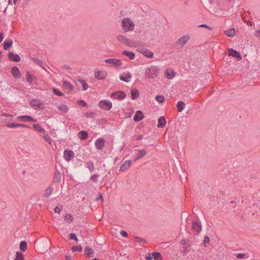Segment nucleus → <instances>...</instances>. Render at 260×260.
Wrapping results in <instances>:
<instances>
[{
  "label": "nucleus",
  "mask_w": 260,
  "mask_h": 260,
  "mask_svg": "<svg viewBox=\"0 0 260 260\" xmlns=\"http://www.w3.org/2000/svg\"><path fill=\"white\" fill-rule=\"evenodd\" d=\"M4 39V34L3 32H0V43L3 41Z\"/></svg>",
  "instance_id": "69168bd1"
},
{
  "label": "nucleus",
  "mask_w": 260,
  "mask_h": 260,
  "mask_svg": "<svg viewBox=\"0 0 260 260\" xmlns=\"http://www.w3.org/2000/svg\"><path fill=\"white\" fill-rule=\"evenodd\" d=\"M190 37L188 35H184L180 38L175 43L176 46L180 45V47H183L184 45L189 40Z\"/></svg>",
  "instance_id": "423d86ee"
},
{
  "label": "nucleus",
  "mask_w": 260,
  "mask_h": 260,
  "mask_svg": "<svg viewBox=\"0 0 260 260\" xmlns=\"http://www.w3.org/2000/svg\"><path fill=\"white\" fill-rule=\"evenodd\" d=\"M72 257L70 255H66L65 256V260H72Z\"/></svg>",
  "instance_id": "774afa93"
},
{
  "label": "nucleus",
  "mask_w": 260,
  "mask_h": 260,
  "mask_svg": "<svg viewBox=\"0 0 260 260\" xmlns=\"http://www.w3.org/2000/svg\"><path fill=\"white\" fill-rule=\"evenodd\" d=\"M144 117L142 111L141 110H138L133 117V120L135 122H139L143 119Z\"/></svg>",
  "instance_id": "f3484780"
},
{
  "label": "nucleus",
  "mask_w": 260,
  "mask_h": 260,
  "mask_svg": "<svg viewBox=\"0 0 260 260\" xmlns=\"http://www.w3.org/2000/svg\"><path fill=\"white\" fill-rule=\"evenodd\" d=\"M111 98L121 101L126 97L125 93L121 90H118L113 92L111 95Z\"/></svg>",
  "instance_id": "39448f33"
},
{
  "label": "nucleus",
  "mask_w": 260,
  "mask_h": 260,
  "mask_svg": "<svg viewBox=\"0 0 260 260\" xmlns=\"http://www.w3.org/2000/svg\"><path fill=\"white\" fill-rule=\"evenodd\" d=\"M11 72L15 79H19L21 77V74L19 68L14 66L11 68Z\"/></svg>",
  "instance_id": "2eb2a0df"
},
{
  "label": "nucleus",
  "mask_w": 260,
  "mask_h": 260,
  "mask_svg": "<svg viewBox=\"0 0 260 260\" xmlns=\"http://www.w3.org/2000/svg\"><path fill=\"white\" fill-rule=\"evenodd\" d=\"M99 176V175L97 173H95L91 176L90 178V180L93 182H96L98 181V177Z\"/></svg>",
  "instance_id": "3c124183"
},
{
  "label": "nucleus",
  "mask_w": 260,
  "mask_h": 260,
  "mask_svg": "<svg viewBox=\"0 0 260 260\" xmlns=\"http://www.w3.org/2000/svg\"><path fill=\"white\" fill-rule=\"evenodd\" d=\"M62 86L64 88L67 89L68 91L71 92L73 91L74 86L68 81H63Z\"/></svg>",
  "instance_id": "393cba45"
},
{
  "label": "nucleus",
  "mask_w": 260,
  "mask_h": 260,
  "mask_svg": "<svg viewBox=\"0 0 260 260\" xmlns=\"http://www.w3.org/2000/svg\"><path fill=\"white\" fill-rule=\"evenodd\" d=\"M122 54L128 57L131 60L134 59L136 57L135 53L127 50L122 51Z\"/></svg>",
  "instance_id": "cd10ccee"
},
{
  "label": "nucleus",
  "mask_w": 260,
  "mask_h": 260,
  "mask_svg": "<svg viewBox=\"0 0 260 260\" xmlns=\"http://www.w3.org/2000/svg\"><path fill=\"white\" fill-rule=\"evenodd\" d=\"M69 240H73L77 242L79 241V239L77 237V235L73 233L69 234Z\"/></svg>",
  "instance_id": "a18cd8bd"
},
{
  "label": "nucleus",
  "mask_w": 260,
  "mask_h": 260,
  "mask_svg": "<svg viewBox=\"0 0 260 260\" xmlns=\"http://www.w3.org/2000/svg\"><path fill=\"white\" fill-rule=\"evenodd\" d=\"M117 39L120 43H123L127 46H132V44H131L132 41L123 35H118L117 36Z\"/></svg>",
  "instance_id": "6e6552de"
},
{
  "label": "nucleus",
  "mask_w": 260,
  "mask_h": 260,
  "mask_svg": "<svg viewBox=\"0 0 260 260\" xmlns=\"http://www.w3.org/2000/svg\"><path fill=\"white\" fill-rule=\"evenodd\" d=\"M74 219V218L73 217V216L72 214L69 213V214H66V216H65L64 220L67 223H70L73 221Z\"/></svg>",
  "instance_id": "58836bf2"
},
{
  "label": "nucleus",
  "mask_w": 260,
  "mask_h": 260,
  "mask_svg": "<svg viewBox=\"0 0 260 260\" xmlns=\"http://www.w3.org/2000/svg\"><path fill=\"white\" fill-rule=\"evenodd\" d=\"M135 239L136 240L137 242H139L140 243L145 244L147 243V241L145 239L140 237L136 236L135 237Z\"/></svg>",
  "instance_id": "de8ad7c7"
},
{
  "label": "nucleus",
  "mask_w": 260,
  "mask_h": 260,
  "mask_svg": "<svg viewBox=\"0 0 260 260\" xmlns=\"http://www.w3.org/2000/svg\"><path fill=\"white\" fill-rule=\"evenodd\" d=\"M30 105L35 109H37V108L39 109H43L45 108L43 103L36 100V99H33L30 101Z\"/></svg>",
  "instance_id": "20e7f679"
},
{
  "label": "nucleus",
  "mask_w": 260,
  "mask_h": 260,
  "mask_svg": "<svg viewBox=\"0 0 260 260\" xmlns=\"http://www.w3.org/2000/svg\"><path fill=\"white\" fill-rule=\"evenodd\" d=\"M146 151L143 149L139 150V153L136 155L135 160H138L143 157H144L146 155Z\"/></svg>",
  "instance_id": "7c9ffc66"
},
{
  "label": "nucleus",
  "mask_w": 260,
  "mask_h": 260,
  "mask_svg": "<svg viewBox=\"0 0 260 260\" xmlns=\"http://www.w3.org/2000/svg\"><path fill=\"white\" fill-rule=\"evenodd\" d=\"M153 258V257H152V255L150 254V253H149L148 255H146V260H152Z\"/></svg>",
  "instance_id": "680f3d73"
},
{
  "label": "nucleus",
  "mask_w": 260,
  "mask_h": 260,
  "mask_svg": "<svg viewBox=\"0 0 260 260\" xmlns=\"http://www.w3.org/2000/svg\"><path fill=\"white\" fill-rule=\"evenodd\" d=\"M86 167L89 169L90 172H92L94 169L93 162L91 160L86 161Z\"/></svg>",
  "instance_id": "f704fd0d"
},
{
  "label": "nucleus",
  "mask_w": 260,
  "mask_h": 260,
  "mask_svg": "<svg viewBox=\"0 0 260 260\" xmlns=\"http://www.w3.org/2000/svg\"><path fill=\"white\" fill-rule=\"evenodd\" d=\"M198 27H206V28H208L209 29H212L210 26H208V25H206L205 24H200V25H199L198 26Z\"/></svg>",
  "instance_id": "bf43d9fd"
},
{
  "label": "nucleus",
  "mask_w": 260,
  "mask_h": 260,
  "mask_svg": "<svg viewBox=\"0 0 260 260\" xmlns=\"http://www.w3.org/2000/svg\"><path fill=\"white\" fill-rule=\"evenodd\" d=\"M246 255L245 253H239L237 255V257L238 258L242 259L245 257Z\"/></svg>",
  "instance_id": "4d7b16f0"
},
{
  "label": "nucleus",
  "mask_w": 260,
  "mask_h": 260,
  "mask_svg": "<svg viewBox=\"0 0 260 260\" xmlns=\"http://www.w3.org/2000/svg\"><path fill=\"white\" fill-rule=\"evenodd\" d=\"M8 57L11 61L14 62H19L21 60V57L17 54H15L12 52H9L8 54Z\"/></svg>",
  "instance_id": "f8f14e48"
},
{
  "label": "nucleus",
  "mask_w": 260,
  "mask_h": 260,
  "mask_svg": "<svg viewBox=\"0 0 260 260\" xmlns=\"http://www.w3.org/2000/svg\"><path fill=\"white\" fill-rule=\"evenodd\" d=\"M53 187L50 185L46 190L45 191V193L44 194V196L45 198H48L52 193L53 191Z\"/></svg>",
  "instance_id": "e433bc0d"
},
{
  "label": "nucleus",
  "mask_w": 260,
  "mask_h": 260,
  "mask_svg": "<svg viewBox=\"0 0 260 260\" xmlns=\"http://www.w3.org/2000/svg\"><path fill=\"white\" fill-rule=\"evenodd\" d=\"M105 144V141L104 138H100L96 140L95 146L96 149L102 150Z\"/></svg>",
  "instance_id": "ddd939ff"
},
{
  "label": "nucleus",
  "mask_w": 260,
  "mask_h": 260,
  "mask_svg": "<svg viewBox=\"0 0 260 260\" xmlns=\"http://www.w3.org/2000/svg\"><path fill=\"white\" fill-rule=\"evenodd\" d=\"M153 258L155 260H161L162 256L159 252H153L152 253Z\"/></svg>",
  "instance_id": "ea45409f"
},
{
  "label": "nucleus",
  "mask_w": 260,
  "mask_h": 260,
  "mask_svg": "<svg viewBox=\"0 0 260 260\" xmlns=\"http://www.w3.org/2000/svg\"><path fill=\"white\" fill-rule=\"evenodd\" d=\"M106 77V73L103 71H97L94 73V77L98 80H104Z\"/></svg>",
  "instance_id": "412c9836"
},
{
  "label": "nucleus",
  "mask_w": 260,
  "mask_h": 260,
  "mask_svg": "<svg viewBox=\"0 0 260 260\" xmlns=\"http://www.w3.org/2000/svg\"><path fill=\"white\" fill-rule=\"evenodd\" d=\"M139 94H140V92L138 89L135 88V89H132L131 92V98L133 100H135V99H137L139 97Z\"/></svg>",
  "instance_id": "c756f323"
},
{
  "label": "nucleus",
  "mask_w": 260,
  "mask_h": 260,
  "mask_svg": "<svg viewBox=\"0 0 260 260\" xmlns=\"http://www.w3.org/2000/svg\"><path fill=\"white\" fill-rule=\"evenodd\" d=\"M158 69L156 67L152 66L146 69L145 71L146 76L150 79H153L157 77V72Z\"/></svg>",
  "instance_id": "f03ea898"
},
{
  "label": "nucleus",
  "mask_w": 260,
  "mask_h": 260,
  "mask_svg": "<svg viewBox=\"0 0 260 260\" xmlns=\"http://www.w3.org/2000/svg\"><path fill=\"white\" fill-rule=\"evenodd\" d=\"M140 52L147 58H152L153 57V53L148 49L143 48Z\"/></svg>",
  "instance_id": "a211bd4d"
},
{
  "label": "nucleus",
  "mask_w": 260,
  "mask_h": 260,
  "mask_svg": "<svg viewBox=\"0 0 260 260\" xmlns=\"http://www.w3.org/2000/svg\"><path fill=\"white\" fill-rule=\"evenodd\" d=\"M225 35L229 37H233L236 35V30L234 27L228 29L225 32Z\"/></svg>",
  "instance_id": "2f4dec72"
},
{
  "label": "nucleus",
  "mask_w": 260,
  "mask_h": 260,
  "mask_svg": "<svg viewBox=\"0 0 260 260\" xmlns=\"http://www.w3.org/2000/svg\"><path fill=\"white\" fill-rule=\"evenodd\" d=\"M79 84L82 87V90H86L88 88V85L86 83L85 81L83 79H78L77 82V85L79 87Z\"/></svg>",
  "instance_id": "4be33fe9"
},
{
  "label": "nucleus",
  "mask_w": 260,
  "mask_h": 260,
  "mask_svg": "<svg viewBox=\"0 0 260 260\" xmlns=\"http://www.w3.org/2000/svg\"><path fill=\"white\" fill-rule=\"evenodd\" d=\"M19 248L21 251H25L27 249V243L25 241H22L20 243Z\"/></svg>",
  "instance_id": "4c0bfd02"
},
{
  "label": "nucleus",
  "mask_w": 260,
  "mask_h": 260,
  "mask_svg": "<svg viewBox=\"0 0 260 260\" xmlns=\"http://www.w3.org/2000/svg\"><path fill=\"white\" fill-rule=\"evenodd\" d=\"M52 91L53 93L57 96H61L64 95V94L62 92H61L60 91H59L58 89L56 88H53Z\"/></svg>",
  "instance_id": "c03bdc74"
},
{
  "label": "nucleus",
  "mask_w": 260,
  "mask_h": 260,
  "mask_svg": "<svg viewBox=\"0 0 260 260\" xmlns=\"http://www.w3.org/2000/svg\"><path fill=\"white\" fill-rule=\"evenodd\" d=\"M12 45V40L10 38H7L3 44V48L5 50H9Z\"/></svg>",
  "instance_id": "dca6fc26"
},
{
  "label": "nucleus",
  "mask_w": 260,
  "mask_h": 260,
  "mask_svg": "<svg viewBox=\"0 0 260 260\" xmlns=\"http://www.w3.org/2000/svg\"><path fill=\"white\" fill-rule=\"evenodd\" d=\"M17 119L19 120H20L23 122H36L37 119L34 118L31 116L29 115H21L18 116L17 117Z\"/></svg>",
  "instance_id": "9b49d317"
},
{
  "label": "nucleus",
  "mask_w": 260,
  "mask_h": 260,
  "mask_svg": "<svg viewBox=\"0 0 260 260\" xmlns=\"http://www.w3.org/2000/svg\"><path fill=\"white\" fill-rule=\"evenodd\" d=\"M132 164V160H125L121 166L120 168L119 171L123 172L127 168H128Z\"/></svg>",
  "instance_id": "5701e85b"
},
{
  "label": "nucleus",
  "mask_w": 260,
  "mask_h": 260,
  "mask_svg": "<svg viewBox=\"0 0 260 260\" xmlns=\"http://www.w3.org/2000/svg\"><path fill=\"white\" fill-rule=\"evenodd\" d=\"M26 80L28 82L31 83L34 81L37 80V78L34 75L30 74L28 71H27L26 73Z\"/></svg>",
  "instance_id": "a878e982"
},
{
  "label": "nucleus",
  "mask_w": 260,
  "mask_h": 260,
  "mask_svg": "<svg viewBox=\"0 0 260 260\" xmlns=\"http://www.w3.org/2000/svg\"><path fill=\"white\" fill-rule=\"evenodd\" d=\"M98 106L102 109L108 111L111 109L112 103L110 101L103 100L99 102Z\"/></svg>",
  "instance_id": "7ed1b4c3"
},
{
  "label": "nucleus",
  "mask_w": 260,
  "mask_h": 260,
  "mask_svg": "<svg viewBox=\"0 0 260 260\" xmlns=\"http://www.w3.org/2000/svg\"><path fill=\"white\" fill-rule=\"evenodd\" d=\"M189 247V245L188 246H183L182 247V249L181 250V251L182 252H187V247Z\"/></svg>",
  "instance_id": "0e129e2a"
},
{
  "label": "nucleus",
  "mask_w": 260,
  "mask_h": 260,
  "mask_svg": "<svg viewBox=\"0 0 260 260\" xmlns=\"http://www.w3.org/2000/svg\"><path fill=\"white\" fill-rule=\"evenodd\" d=\"M43 138H44L46 142H47L49 144L51 145V138L47 135H44Z\"/></svg>",
  "instance_id": "864d4df0"
},
{
  "label": "nucleus",
  "mask_w": 260,
  "mask_h": 260,
  "mask_svg": "<svg viewBox=\"0 0 260 260\" xmlns=\"http://www.w3.org/2000/svg\"><path fill=\"white\" fill-rule=\"evenodd\" d=\"M57 109H58V110L62 112L63 113H66L69 111V108H68V106L64 104H61V105H59L57 107Z\"/></svg>",
  "instance_id": "72a5a7b5"
},
{
  "label": "nucleus",
  "mask_w": 260,
  "mask_h": 260,
  "mask_svg": "<svg viewBox=\"0 0 260 260\" xmlns=\"http://www.w3.org/2000/svg\"><path fill=\"white\" fill-rule=\"evenodd\" d=\"M62 208V206H60L59 205L58 206H57L55 207V208L54 209V212L57 213H60L61 211V209Z\"/></svg>",
  "instance_id": "5fc2aeb1"
},
{
  "label": "nucleus",
  "mask_w": 260,
  "mask_h": 260,
  "mask_svg": "<svg viewBox=\"0 0 260 260\" xmlns=\"http://www.w3.org/2000/svg\"><path fill=\"white\" fill-rule=\"evenodd\" d=\"M132 78V75L131 73L127 72V73H124L122 75L120 76V79L121 81L128 82Z\"/></svg>",
  "instance_id": "aec40b11"
},
{
  "label": "nucleus",
  "mask_w": 260,
  "mask_h": 260,
  "mask_svg": "<svg viewBox=\"0 0 260 260\" xmlns=\"http://www.w3.org/2000/svg\"><path fill=\"white\" fill-rule=\"evenodd\" d=\"M105 62L107 63H110L115 67H119L122 64L121 60L117 58H108L105 60Z\"/></svg>",
  "instance_id": "0eeeda50"
},
{
  "label": "nucleus",
  "mask_w": 260,
  "mask_h": 260,
  "mask_svg": "<svg viewBox=\"0 0 260 260\" xmlns=\"http://www.w3.org/2000/svg\"><path fill=\"white\" fill-rule=\"evenodd\" d=\"M77 103L81 107H86L87 106L86 102L82 100H78Z\"/></svg>",
  "instance_id": "8fccbe9b"
},
{
  "label": "nucleus",
  "mask_w": 260,
  "mask_h": 260,
  "mask_svg": "<svg viewBox=\"0 0 260 260\" xmlns=\"http://www.w3.org/2000/svg\"><path fill=\"white\" fill-rule=\"evenodd\" d=\"M135 24L132 20L129 18H124L122 20V27L125 31H133Z\"/></svg>",
  "instance_id": "f257e3e1"
},
{
  "label": "nucleus",
  "mask_w": 260,
  "mask_h": 260,
  "mask_svg": "<svg viewBox=\"0 0 260 260\" xmlns=\"http://www.w3.org/2000/svg\"><path fill=\"white\" fill-rule=\"evenodd\" d=\"M6 126L9 128H16L19 127V123H9L6 124Z\"/></svg>",
  "instance_id": "49530a36"
},
{
  "label": "nucleus",
  "mask_w": 260,
  "mask_h": 260,
  "mask_svg": "<svg viewBox=\"0 0 260 260\" xmlns=\"http://www.w3.org/2000/svg\"><path fill=\"white\" fill-rule=\"evenodd\" d=\"M14 260H24V256L21 252L17 251L16 253Z\"/></svg>",
  "instance_id": "a19ab883"
},
{
  "label": "nucleus",
  "mask_w": 260,
  "mask_h": 260,
  "mask_svg": "<svg viewBox=\"0 0 260 260\" xmlns=\"http://www.w3.org/2000/svg\"><path fill=\"white\" fill-rule=\"evenodd\" d=\"M192 229L198 234L202 230V226L200 222L198 220L192 221Z\"/></svg>",
  "instance_id": "4468645a"
},
{
  "label": "nucleus",
  "mask_w": 260,
  "mask_h": 260,
  "mask_svg": "<svg viewBox=\"0 0 260 260\" xmlns=\"http://www.w3.org/2000/svg\"><path fill=\"white\" fill-rule=\"evenodd\" d=\"M120 234L123 237H127L128 236L127 233L125 231H121L120 232Z\"/></svg>",
  "instance_id": "13d9d810"
},
{
  "label": "nucleus",
  "mask_w": 260,
  "mask_h": 260,
  "mask_svg": "<svg viewBox=\"0 0 260 260\" xmlns=\"http://www.w3.org/2000/svg\"><path fill=\"white\" fill-rule=\"evenodd\" d=\"M142 138H143L142 135H140L137 136V137H136V139L137 140L139 141V140H140L142 139Z\"/></svg>",
  "instance_id": "338daca9"
},
{
  "label": "nucleus",
  "mask_w": 260,
  "mask_h": 260,
  "mask_svg": "<svg viewBox=\"0 0 260 260\" xmlns=\"http://www.w3.org/2000/svg\"><path fill=\"white\" fill-rule=\"evenodd\" d=\"M185 104L183 101H179L177 104V108L178 112H182L184 109Z\"/></svg>",
  "instance_id": "473e14b6"
},
{
  "label": "nucleus",
  "mask_w": 260,
  "mask_h": 260,
  "mask_svg": "<svg viewBox=\"0 0 260 260\" xmlns=\"http://www.w3.org/2000/svg\"><path fill=\"white\" fill-rule=\"evenodd\" d=\"M61 173L59 170H56L54 175L53 181L55 183H59L60 181Z\"/></svg>",
  "instance_id": "b1692460"
},
{
  "label": "nucleus",
  "mask_w": 260,
  "mask_h": 260,
  "mask_svg": "<svg viewBox=\"0 0 260 260\" xmlns=\"http://www.w3.org/2000/svg\"><path fill=\"white\" fill-rule=\"evenodd\" d=\"M73 252H81L82 251V247L81 245H77L76 246H73L71 248Z\"/></svg>",
  "instance_id": "79ce46f5"
},
{
  "label": "nucleus",
  "mask_w": 260,
  "mask_h": 260,
  "mask_svg": "<svg viewBox=\"0 0 260 260\" xmlns=\"http://www.w3.org/2000/svg\"><path fill=\"white\" fill-rule=\"evenodd\" d=\"M166 124V118L164 116L160 117L158 119V124L157 127L158 128L164 127Z\"/></svg>",
  "instance_id": "bb28decb"
},
{
  "label": "nucleus",
  "mask_w": 260,
  "mask_h": 260,
  "mask_svg": "<svg viewBox=\"0 0 260 260\" xmlns=\"http://www.w3.org/2000/svg\"><path fill=\"white\" fill-rule=\"evenodd\" d=\"M95 115L96 113L93 112H87L85 113V116L87 118H93Z\"/></svg>",
  "instance_id": "09e8293b"
},
{
  "label": "nucleus",
  "mask_w": 260,
  "mask_h": 260,
  "mask_svg": "<svg viewBox=\"0 0 260 260\" xmlns=\"http://www.w3.org/2000/svg\"><path fill=\"white\" fill-rule=\"evenodd\" d=\"M63 156L64 159L68 161H69L71 160V159L74 157L75 154L74 152L71 150H64L63 151Z\"/></svg>",
  "instance_id": "1a4fd4ad"
},
{
  "label": "nucleus",
  "mask_w": 260,
  "mask_h": 260,
  "mask_svg": "<svg viewBox=\"0 0 260 260\" xmlns=\"http://www.w3.org/2000/svg\"><path fill=\"white\" fill-rule=\"evenodd\" d=\"M88 133L84 130H82L78 132V137L81 140H84L88 137Z\"/></svg>",
  "instance_id": "c85d7f7f"
},
{
  "label": "nucleus",
  "mask_w": 260,
  "mask_h": 260,
  "mask_svg": "<svg viewBox=\"0 0 260 260\" xmlns=\"http://www.w3.org/2000/svg\"><path fill=\"white\" fill-rule=\"evenodd\" d=\"M100 199L102 201H103V196L101 193H100L98 195V196L96 197V201H98Z\"/></svg>",
  "instance_id": "e2e57ef3"
},
{
  "label": "nucleus",
  "mask_w": 260,
  "mask_h": 260,
  "mask_svg": "<svg viewBox=\"0 0 260 260\" xmlns=\"http://www.w3.org/2000/svg\"><path fill=\"white\" fill-rule=\"evenodd\" d=\"M85 255L88 258L92 257L94 256L93 250L89 246H86L84 249Z\"/></svg>",
  "instance_id": "6ab92c4d"
},
{
  "label": "nucleus",
  "mask_w": 260,
  "mask_h": 260,
  "mask_svg": "<svg viewBox=\"0 0 260 260\" xmlns=\"http://www.w3.org/2000/svg\"><path fill=\"white\" fill-rule=\"evenodd\" d=\"M32 127L35 130L40 133H44L45 132V129L39 124L35 123L32 125Z\"/></svg>",
  "instance_id": "c9c22d12"
},
{
  "label": "nucleus",
  "mask_w": 260,
  "mask_h": 260,
  "mask_svg": "<svg viewBox=\"0 0 260 260\" xmlns=\"http://www.w3.org/2000/svg\"><path fill=\"white\" fill-rule=\"evenodd\" d=\"M210 242V238L208 236H205L203 241V244L205 247L206 246V244L209 243Z\"/></svg>",
  "instance_id": "6e6d98bb"
},
{
  "label": "nucleus",
  "mask_w": 260,
  "mask_h": 260,
  "mask_svg": "<svg viewBox=\"0 0 260 260\" xmlns=\"http://www.w3.org/2000/svg\"><path fill=\"white\" fill-rule=\"evenodd\" d=\"M229 56H233L237 59L238 60H240L242 59V56L239 52L237 51L236 50H234L232 48L229 49Z\"/></svg>",
  "instance_id": "9d476101"
},
{
  "label": "nucleus",
  "mask_w": 260,
  "mask_h": 260,
  "mask_svg": "<svg viewBox=\"0 0 260 260\" xmlns=\"http://www.w3.org/2000/svg\"><path fill=\"white\" fill-rule=\"evenodd\" d=\"M175 75V72H173V75L171 74L168 72V71H166L165 72V76L168 79H171L173 78Z\"/></svg>",
  "instance_id": "603ef678"
},
{
  "label": "nucleus",
  "mask_w": 260,
  "mask_h": 260,
  "mask_svg": "<svg viewBox=\"0 0 260 260\" xmlns=\"http://www.w3.org/2000/svg\"><path fill=\"white\" fill-rule=\"evenodd\" d=\"M155 99L159 103H162L165 100V97L162 95H157L155 97Z\"/></svg>",
  "instance_id": "37998d69"
},
{
  "label": "nucleus",
  "mask_w": 260,
  "mask_h": 260,
  "mask_svg": "<svg viewBox=\"0 0 260 260\" xmlns=\"http://www.w3.org/2000/svg\"><path fill=\"white\" fill-rule=\"evenodd\" d=\"M19 127H23V128H30V127L26 124H22V123H19Z\"/></svg>",
  "instance_id": "052dcab7"
}]
</instances>
